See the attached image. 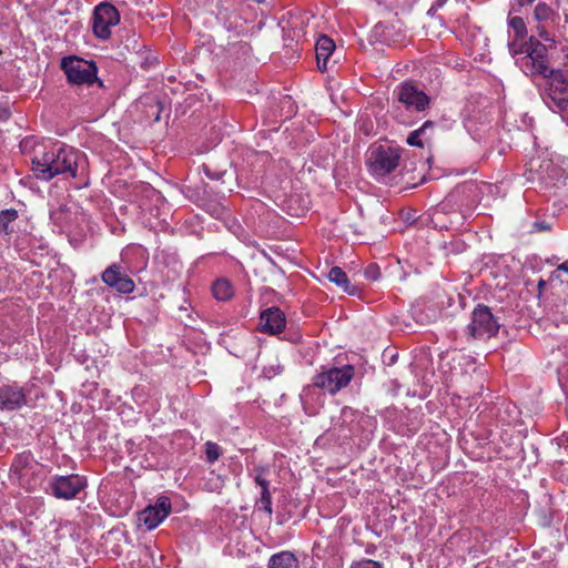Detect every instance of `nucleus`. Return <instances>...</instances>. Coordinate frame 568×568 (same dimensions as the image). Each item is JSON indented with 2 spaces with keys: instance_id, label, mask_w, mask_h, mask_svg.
I'll use <instances>...</instances> for the list:
<instances>
[{
  "instance_id": "f704fd0d",
  "label": "nucleus",
  "mask_w": 568,
  "mask_h": 568,
  "mask_svg": "<svg viewBox=\"0 0 568 568\" xmlns=\"http://www.w3.org/2000/svg\"><path fill=\"white\" fill-rule=\"evenodd\" d=\"M264 469H257V474L254 477L255 483L263 489H270V483L263 477Z\"/></svg>"
},
{
  "instance_id": "2f4dec72",
  "label": "nucleus",
  "mask_w": 568,
  "mask_h": 568,
  "mask_svg": "<svg viewBox=\"0 0 568 568\" xmlns=\"http://www.w3.org/2000/svg\"><path fill=\"white\" fill-rule=\"evenodd\" d=\"M526 41L515 38V40L508 43L509 51L513 55L523 54L525 55L524 44Z\"/></svg>"
},
{
  "instance_id": "4c0bfd02",
  "label": "nucleus",
  "mask_w": 568,
  "mask_h": 568,
  "mask_svg": "<svg viewBox=\"0 0 568 568\" xmlns=\"http://www.w3.org/2000/svg\"><path fill=\"white\" fill-rule=\"evenodd\" d=\"M11 113L8 108L0 109V121H7L10 118Z\"/></svg>"
},
{
  "instance_id": "72a5a7b5",
  "label": "nucleus",
  "mask_w": 568,
  "mask_h": 568,
  "mask_svg": "<svg viewBox=\"0 0 568 568\" xmlns=\"http://www.w3.org/2000/svg\"><path fill=\"white\" fill-rule=\"evenodd\" d=\"M351 568H383V565L372 559H363L353 564Z\"/></svg>"
},
{
  "instance_id": "2eb2a0df",
  "label": "nucleus",
  "mask_w": 568,
  "mask_h": 568,
  "mask_svg": "<svg viewBox=\"0 0 568 568\" xmlns=\"http://www.w3.org/2000/svg\"><path fill=\"white\" fill-rule=\"evenodd\" d=\"M546 95L554 102L557 98H568V71L554 70L548 71Z\"/></svg>"
},
{
  "instance_id": "f8f14e48",
  "label": "nucleus",
  "mask_w": 568,
  "mask_h": 568,
  "mask_svg": "<svg viewBox=\"0 0 568 568\" xmlns=\"http://www.w3.org/2000/svg\"><path fill=\"white\" fill-rule=\"evenodd\" d=\"M558 19V13L546 2H539L534 10V20L537 22V34L546 42L554 43L549 29L552 28Z\"/></svg>"
},
{
  "instance_id": "20e7f679",
  "label": "nucleus",
  "mask_w": 568,
  "mask_h": 568,
  "mask_svg": "<svg viewBox=\"0 0 568 568\" xmlns=\"http://www.w3.org/2000/svg\"><path fill=\"white\" fill-rule=\"evenodd\" d=\"M402 150L387 144H373L368 149L367 165L377 176H385L399 165Z\"/></svg>"
},
{
  "instance_id": "6ab92c4d",
  "label": "nucleus",
  "mask_w": 568,
  "mask_h": 568,
  "mask_svg": "<svg viewBox=\"0 0 568 568\" xmlns=\"http://www.w3.org/2000/svg\"><path fill=\"white\" fill-rule=\"evenodd\" d=\"M328 278L349 295L357 294V287L351 283L346 273L338 266H333L328 272Z\"/></svg>"
},
{
  "instance_id": "e433bc0d",
  "label": "nucleus",
  "mask_w": 568,
  "mask_h": 568,
  "mask_svg": "<svg viewBox=\"0 0 568 568\" xmlns=\"http://www.w3.org/2000/svg\"><path fill=\"white\" fill-rule=\"evenodd\" d=\"M534 229L536 231H548V230H550V225L548 223L544 222V221L542 222H535L534 223Z\"/></svg>"
},
{
  "instance_id": "ddd939ff",
  "label": "nucleus",
  "mask_w": 568,
  "mask_h": 568,
  "mask_svg": "<svg viewBox=\"0 0 568 568\" xmlns=\"http://www.w3.org/2000/svg\"><path fill=\"white\" fill-rule=\"evenodd\" d=\"M530 171L536 172L537 179L546 189L557 186L559 183H564L567 179L564 169L552 163L550 160L542 161L538 169H535L534 162H530Z\"/></svg>"
},
{
  "instance_id": "37998d69",
  "label": "nucleus",
  "mask_w": 568,
  "mask_h": 568,
  "mask_svg": "<svg viewBox=\"0 0 568 568\" xmlns=\"http://www.w3.org/2000/svg\"><path fill=\"white\" fill-rule=\"evenodd\" d=\"M186 507H187V504L185 501L182 503L180 500V506H179L180 511L182 510V508H186Z\"/></svg>"
},
{
  "instance_id": "aec40b11",
  "label": "nucleus",
  "mask_w": 568,
  "mask_h": 568,
  "mask_svg": "<svg viewBox=\"0 0 568 568\" xmlns=\"http://www.w3.org/2000/svg\"><path fill=\"white\" fill-rule=\"evenodd\" d=\"M267 568H300L298 560L291 551H281L268 560Z\"/></svg>"
},
{
  "instance_id": "9d476101",
  "label": "nucleus",
  "mask_w": 568,
  "mask_h": 568,
  "mask_svg": "<svg viewBox=\"0 0 568 568\" xmlns=\"http://www.w3.org/2000/svg\"><path fill=\"white\" fill-rule=\"evenodd\" d=\"M102 282L121 294H130L134 291L133 280L123 271L120 264L113 263L101 275Z\"/></svg>"
},
{
  "instance_id": "f257e3e1",
  "label": "nucleus",
  "mask_w": 568,
  "mask_h": 568,
  "mask_svg": "<svg viewBox=\"0 0 568 568\" xmlns=\"http://www.w3.org/2000/svg\"><path fill=\"white\" fill-rule=\"evenodd\" d=\"M80 154L73 148L61 146L57 151L42 153L31 160V170L37 179L50 181L57 175L70 173L77 176Z\"/></svg>"
},
{
  "instance_id": "a878e982",
  "label": "nucleus",
  "mask_w": 568,
  "mask_h": 568,
  "mask_svg": "<svg viewBox=\"0 0 568 568\" xmlns=\"http://www.w3.org/2000/svg\"><path fill=\"white\" fill-rule=\"evenodd\" d=\"M224 487V478L211 471L205 479L204 489L211 493H219Z\"/></svg>"
},
{
  "instance_id": "4be33fe9",
  "label": "nucleus",
  "mask_w": 568,
  "mask_h": 568,
  "mask_svg": "<svg viewBox=\"0 0 568 568\" xmlns=\"http://www.w3.org/2000/svg\"><path fill=\"white\" fill-rule=\"evenodd\" d=\"M464 193V187H457L452 193L448 194V196L443 201L437 209L435 210L433 214V219L438 220L439 214H445L447 212L454 211V204H456L460 197V195Z\"/></svg>"
},
{
  "instance_id": "1a4fd4ad",
  "label": "nucleus",
  "mask_w": 568,
  "mask_h": 568,
  "mask_svg": "<svg viewBox=\"0 0 568 568\" xmlns=\"http://www.w3.org/2000/svg\"><path fill=\"white\" fill-rule=\"evenodd\" d=\"M85 485V480L79 475L57 476L50 481V490L55 498L72 499Z\"/></svg>"
},
{
  "instance_id": "79ce46f5",
  "label": "nucleus",
  "mask_w": 568,
  "mask_h": 568,
  "mask_svg": "<svg viewBox=\"0 0 568 568\" xmlns=\"http://www.w3.org/2000/svg\"><path fill=\"white\" fill-rule=\"evenodd\" d=\"M437 8L433 4L430 9L428 10V14H434L436 12Z\"/></svg>"
},
{
  "instance_id": "4468645a",
  "label": "nucleus",
  "mask_w": 568,
  "mask_h": 568,
  "mask_svg": "<svg viewBox=\"0 0 568 568\" xmlns=\"http://www.w3.org/2000/svg\"><path fill=\"white\" fill-rule=\"evenodd\" d=\"M286 325L285 314L276 306L268 307L261 312L260 331L270 335L281 333Z\"/></svg>"
},
{
  "instance_id": "dca6fc26",
  "label": "nucleus",
  "mask_w": 568,
  "mask_h": 568,
  "mask_svg": "<svg viewBox=\"0 0 568 568\" xmlns=\"http://www.w3.org/2000/svg\"><path fill=\"white\" fill-rule=\"evenodd\" d=\"M27 403L23 388L17 385H2L0 387V409L17 410Z\"/></svg>"
},
{
  "instance_id": "7ed1b4c3",
  "label": "nucleus",
  "mask_w": 568,
  "mask_h": 568,
  "mask_svg": "<svg viewBox=\"0 0 568 568\" xmlns=\"http://www.w3.org/2000/svg\"><path fill=\"white\" fill-rule=\"evenodd\" d=\"M526 54L517 59V64L526 75L548 77L551 68L548 64V50L546 44L534 37L525 42Z\"/></svg>"
},
{
  "instance_id": "c85d7f7f",
  "label": "nucleus",
  "mask_w": 568,
  "mask_h": 568,
  "mask_svg": "<svg viewBox=\"0 0 568 568\" xmlns=\"http://www.w3.org/2000/svg\"><path fill=\"white\" fill-rule=\"evenodd\" d=\"M221 455H222V449L216 443L207 442L205 444V456H206V460L209 463L216 462Z\"/></svg>"
},
{
  "instance_id": "c9c22d12",
  "label": "nucleus",
  "mask_w": 568,
  "mask_h": 568,
  "mask_svg": "<svg viewBox=\"0 0 568 568\" xmlns=\"http://www.w3.org/2000/svg\"><path fill=\"white\" fill-rule=\"evenodd\" d=\"M560 272H565L568 274V261L567 262H564L561 263L552 273V276H555L556 278H560ZM567 285H568V280L566 281Z\"/></svg>"
},
{
  "instance_id": "393cba45",
  "label": "nucleus",
  "mask_w": 568,
  "mask_h": 568,
  "mask_svg": "<svg viewBox=\"0 0 568 568\" xmlns=\"http://www.w3.org/2000/svg\"><path fill=\"white\" fill-rule=\"evenodd\" d=\"M139 104H145L150 106V111H146L149 118H153L154 121L160 120L161 106L160 102L154 97H144L139 101Z\"/></svg>"
},
{
  "instance_id": "f3484780",
  "label": "nucleus",
  "mask_w": 568,
  "mask_h": 568,
  "mask_svg": "<svg viewBox=\"0 0 568 568\" xmlns=\"http://www.w3.org/2000/svg\"><path fill=\"white\" fill-rule=\"evenodd\" d=\"M335 50L334 41L323 34L317 39L315 45L317 68L323 72L327 70V61L333 51Z\"/></svg>"
},
{
  "instance_id": "473e14b6",
  "label": "nucleus",
  "mask_w": 568,
  "mask_h": 568,
  "mask_svg": "<svg viewBox=\"0 0 568 568\" xmlns=\"http://www.w3.org/2000/svg\"><path fill=\"white\" fill-rule=\"evenodd\" d=\"M364 275L369 281H376L381 276L379 266L376 263H371L366 266Z\"/></svg>"
},
{
  "instance_id": "7c9ffc66",
  "label": "nucleus",
  "mask_w": 568,
  "mask_h": 568,
  "mask_svg": "<svg viewBox=\"0 0 568 568\" xmlns=\"http://www.w3.org/2000/svg\"><path fill=\"white\" fill-rule=\"evenodd\" d=\"M551 108H556L561 116L568 121V97L567 98H557L556 101L552 102Z\"/></svg>"
},
{
  "instance_id": "6e6552de",
  "label": "nucleus",
  "mask_w": 568,
  "mask_h": 568,
  "mask_svg": "<svg viewBox=\"0 0 568 568\" xmlns=\"http://www.w3.org/2000/svg\"><path fill=\"white\" fill-rule=\"evenodd\" d=\"M396 93L407 110L423 112L429 106L430 98L412 81L403 82Z\"/></svg>"
},
{
  "instance_id": "a211bd4d",
  "label": "nucleus",
  "mask_w": 568,
  "mask_h": 568,
  "mask_svg": "<svg viewBox=\"0 0 568 568\" xmlns=\"http://www.w3.org/2000/svg\"><path fill=\"white\" fill-rule=\"evenodd\" d=\"M33 468V457L30 452H23L17 455L11 465V471L17 476L20 485L24 486V478Z\"/></svg>"
},
{
  "instance_id": "bb28decb",
  "label": "nucleus",
  "mask_w": 568,
  "mask_h": 568,
  "mask_svg": "<svg viewBox=\"0 0 568 568\" xmlns=\"http://www.w3.org/2000/svg\"><path fill=\"white\" fill-rule=\"evenodd\" d=\"M509 27L514 30L517 39L524 40L527 36L526 23L520 17H513L509 19Z\"/></svg>"
},
{
  "instance_id": "9b49d317",
  "label": "nucleus",
  "mask_w": 568,
  "mask_h": 568,
  "mask_svg": "<svg viewBox=\"0 0 568 568\" xmlns=\"http://www.w3.org/2000/svg\"><path fill=\"white\" fill-rule=\"evenodd\" d=\"M171 510V500L166 496L158 498L155 505L148 506L140 513H138L139 526L144 524L146 529L151 530L155 528Z\"/></svg>"
},
{
  "instance_id": "a19ab883",
  "label": "nucleus",
  "mask_w": 568,
  "mask_h": 568,
  "mask_svg": "<svg viewBox=\"0 0 568 568\" xmlns=\"http://www.w3.org/2000/svg\"><path fill=\"white\" fill-rule=\"evenodd\" d=\"M397 356H398L397 354H393V355L390 356V358H389V363H388V364H389V365L394 364V363L396 362V359H397Z\"/></svg>"
},
{
  "instance_id": "0eeeda50",
  "label": "nucleus",
  "mask_w": 568,
  "mask_h": 568,
  "mask_svg": "<svg viewBox=\"0 0 568 568\" xmlns=\"http://www.w3.org/2000/svg\"><path fill=\"white\" fill-rule=\"evenodd\" d=\"M120 14L116 8L109 3H100L93 12V33L100 39H108L111 36L110 27L118 24Z\"/></svg>"
},
{
  "instance_id": "f03ea898",
  "label": "nucleus",
  "mask_w": 568,
  "mask_h": 568,
  "mask_svg": "<svg viewBox=\"0 0 568 568\" xmlns=\"http://www.w3.org/2000/svg\"><path fill=\"white\" fill-rule=\"evenodd\" d=\"M61 69L70 84L91 85L97 83L100 88H104L103 81L98 78V67L94 61L84 60L77 55H68L62 58Z\"/></svg>"
},
{
  "instance_id": "b1692460",
  "label": "nucleus",
  "mask_w": 568,
  "mask_h": 568,
  "mask_svg": "<svg viewBox=\"0 0 568 568\" xmlns=\"http://www.w3.org/2000/svg\"><path fill=\"white\" fill-rule=\"evenodd\" d=\"M18 219V212L14 209L2 210L0 212V233H13L12 223Z\"/></svg>"
},
{
  "instance_id": "5701e85b",
  "label": "nucleus",
  "mask_w": 568,
  "mask_h": 568,
  "mask_svg": "<svg viewBox=\"0 0 568 568\" xmlns=\"http://www.w3.org/2000/svg\"><path fill=\"white\" fill-rule=\"evenodd\" d=\"M212 294L219 301H229L233 296V287L225 278L216 280L212 284Z\"/></svg>"
},
{
  "instance_id": "c756f323",
  "label": "nucleus",
  "mask_w": 568,
  "mask_h": 568,
  "mask_svg": "<svg viewBox=\"0 0 568 568\" xmlns=\"http://www.w3.org/2000/svg\"><path fill=\"white\" fill-rule=\"evenodd\" d=\"M197 320L194 317L186 307L180 306V324L185 327L194 328Z\"/></svg>"
},
{
  "instance_id": "39448f33",
  "label": "nucleus",
  "mask_w": 568,
  "mask_h": 568,
  "mask_svg": "<svg viewBox=\"0 0 568 568\" xmlns=\"http://www.w3.org/2000/svg\"><path fill=\"white\" fill-rule=\"evenodd\" d=\"M499 328L500 323L490 308L484 304H478L471 313V322L466 331L468 336L474 339H488L496 336Z\"/></svg>"
},
{
  "instance_id": "cd10ccee",
  "label": "nucleus",
  "mask_w": 568,
  "mask_h": 568,
  "mask_svg": "<svg viewBox=\"0 0 568 568\" xmlns=\"http://www.w3.org/2000/svg\"><path fill=\"white\" fill-rule=\"evenodd\" d=\"M256 507L258 509H262L264 510L265 513H267L268 515L272 514V497H271V493H270V489H263L261 491V497L260 499L256 501Z\"/></svg>"
},
{
  "instance_id": "412c9836",
  "label": "nucleus",
  "mask_w": 568,
  "mask_h": 568,
  "mask_svg": "<svg viewBox=\"0 0 568 568\" xmlns=\"http://www.w3.org/2000/svg\"><path fill=\"white\" fill-rule=\"evenodd\" d=\"M435 126V123L433 121H426L424 122V124L409 133V135L407 136V144L412 145V146H418V148H423L424 146V140L426 142H428L430 140V136H427V131L429 129H433Z\"/></svg>"
},
{
  "instance_id": "58836bf2",
  "label": "nucleus",
  "mask_w": 568,
  "mask_h": 568,
  "mask_svg": "<svg viewBox=\"0 0 568 568\" xmlns=\"http://www.w3.org/2000/svg\"><path fill=\"white\" fill-rule=\"evenodd\" d=\"M545 286H546V281H545V280H542V278H540V280L538 281V285H537L539 295L541 294V292H542V290L545 288Z\"/></svg>"
},
{
  "instance_id": "ea45409f",
  "label": "nucleus",
  "mask_w": 568,
  "mask_h": 568,
  "mask_svg": "<svg viewBox=\"0 0 568 568\" xmlns=\"http://www.w3.org/2000/svg\"><path fill=\"white\" fill-rule=\"evenodd\" d=\"M446 1L447 0H437L434 6L438 9L443 7L446 3Z\"/></svg>"
},
{
  "instance_id": "423d86ee",
  "label": "nucleus",
  "mask_w": 568,
  "mask_h": 568,
  "mask_svg": "<svg viewBox=\"0 0 568 568\" xmlns=\"http://www.w3.org/2000/svg\"><path fill=\"white\" fill-rule=\"evenodd\" d=\"M354 374L355 368L352 365L331 367L320 374H316L313 379V385L315 387L326 389L329 394L334 395L351 383Z\"/></svg>"
}]
</instances>
